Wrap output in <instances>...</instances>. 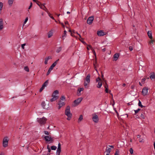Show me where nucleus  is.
<instances>
[{
    "mask_svg": "<svg viewBox=\"0 0 155 155\" xmlns=\"http://www.w3.org/2000/svg\"><path fill=\"white\" fill-rule=\"evenodd\" d=\"M34 2H36L38 5L40 7V8L43 10H48L49 8H47L46 5V4L45 3L43 4L41 3L40 2L38 1L37 0H33Z\"/></svg>",
    "mask_w": 155,
    "mask_h": 155,
    "instance_id": "obj_1",
    "label": "nucleus"
},
{
    "mask_svg": "<svg viewBox=\"0 0 155 155\" xmlns=\"http://www.w3.org/2000/svg\"><path fill=\"white\" fill-rule=\"evenodd\" d=\"M59 59H58V60H57L55 62H54L50 66L49 69H48V72L47 73V75H48L50 73L51 71L52 70L53 68L56 65L57 63V62L59 61Z\"/></svg>",
    "mask_w": 155,
    "mask_h": 155,
    "instance_id": "obj_2",
    "label": "nucleus"
},
{
    "mask_svg": "<svg viewBox=\"0 0 155 155\" xmlns=\"http://www.w3.org/2000/svg\"><path fill=\"white\" fill-rule=\"evenodd\" d=\"M70 109V106H68L65 110V114L68 117H71L72 116V114L71 113Z\"/></svg>",
    "mask_w": 155,
    "mask_h": 155,
    "instance_id": "obj_3",
    "label": "nucleus"
},
{
    "mask_svg": "<svg viewBox=\"0 0 155 155\" xmlns=\"http://www.w3.org/2000/svg\"><path fill=\"white\" fill-rule=\"evenodd\" d=\"M37 120L38 121L41 125L45 124L46 121V119L44 117L42 118H37Z\"/></svg>",
    "mask_w": 155,
    "mask_h": 155,
    "instance_id": "obj_4",
    "label": "nucleus"
},
{
    "mask_svg": "<svg viewBox=\"0 0 155 155\" xmlns=\"http://www.w3.org/2000/svg\"><path fill=\"white\" fill-rule=\"evenodd\" d=\"M90 75L89 74H88L85 78V81L84 83V85L85 87L89 83L90 81Z\"/></svg>",
    "mask_w": 155,
    "mask_h": 155,
    "instance_id": "obj_5",
    "label": "nucleus"
},
{
    "mask_svg": "<svg viewBox=\"0 0 155 155\" xmlns=\"http://www.w3.org/2000/svg\"><path fill=\"white\" fill-rule=\"evenodd\" d=\"M82 100L81 98H79L74 101L73 106L74 107L78 105Z\"/></svg>",
    "mask_w": 155,
    "mask_h": 155,
    "instance_id": "obj_6",
    "label": "nucleus"
},
{
    "mask_svg": "<svg viewBox=\"0 0 155 155\" xmlns=\"http://www.w3.org/2000/svg\"><path fill=\"white\" fill-rule=\"evenodd\" d=\"M8 140L7 137H5L3 140V146L4 147H5L8 146Z\"/></svg>",
    "mask_w": 155,
    "mask_h": 155,
    "instance_id": "obj_7",
    "label": "nucleus"
},
{
    "mask_svg": "<svg viewBox=\"0 0 155 155\" xmlns=\"http://www.w3.org/2000/svg\"><path fill=\"white\" fill-rule=\"evenodd\" d=\"M92 119L93 121L95 123H97L99 121L98 116L96 114H92Z\"/></svg>",
    "mask_w": 155,
    "mask_h": 155,
    "instance_id": "obj_8",
    "label": "nucleus"
},
{
    "mask_svg": "<svg viewBox=\"0 0 155 155\" xmlns=\"http://www.w3.org/2000/svg\"><path fill=\"white\" fill-rule=\"evenodd\" d=\"M101 80L100 78L98 77L96 79V82L98 83L97 87L98 88H100L102 86V84L101 82L100 81Z\"/></svg>",
    "mask_w": 155,
    "mask_h": 155,
    "instance_id": "obj_9",
    "label": "nucleus"
},
{
    "mask_svg": "<svg viewBox=\"0 0 155 155\" xmlns=\"http://www.w3.org/2000/svg\"><path fill=\"white\" fill-rule=\"evenodd\" d=\"M148 88L147 87H144L143 89L142 93L143 96L147 95L148 93Z\"/></svg>",
    "mask_w": 155,
    "mask_h": 155,
    "instance_id": "obj_10",
    "label": "nucleus"
},
{
    "mask_svg": "<svg viewBox=\"0 0 155 155\" xmlns=\"http://www.w3.org/2000/svg\"><path fill=\"white\" fill-rule=\"evenodd\" d=\"M61 151V148L60 143H59L58 144V147L56 151V155H59Z\"/></svg>",
    "mask_w": 155,
    "mask_h": 155,
    "instance_id": "obj_11",
    "label": "nucleus"
},
{
    "mask_svg": "<svg viewBox=\"0 0 155 155\" xmlns=\"http://www.w3.org/2000/svg\"><path fill=\"white\" fill-rule=\"evenodd\" d=\"M94 19V18L93 16H91L89 17L87 21V24L89 25L91 24L92 23Z\"/></svg>",
    "mask_w": 155,
    "mask_h": 155,
    "instance_id": "obj_12",
    "label": "nucleus"
},
{
    "mask_svg": "<svg viewBox=\"0 0 155 155\" xmlns=\"http://www.w3.org/2000/svg\"><path fill=\"white\" fill-rule=\"evenodd\" d=\"M97 35L99 36H103L106 34V33L102 30L98 31L97 32Z\"/></svg>",
    "mask_w": 155,
    "mask_h": 155,
    "instance_id": "obj_13",
    "label": "nucleus"
},
{
    "mask_svg": "<svg viewBox=\"0 0 155 155\" xmlns=\"http://www.w3.org/2000/svg\"><path fill=\"white\" fill-rule=\"evenodd\" d=\"M49 103L47 105L45 101H43L42 102L41 105L42 107L44 109H48L49 108Z\"/></svg>",
    "mask_w": 155,
    "mask_h": 155,
    "instance_id": "obj_14",
    "label": "nucleus"
},
{
    "mask_svg": "<svg viewBox=\"0 0 155 155\" xmlns=\"http://www.w3.org/2000/svg\"><path fill=\"white\" fill-rule=\"evenodd\" d=\"M4 28L3 20L2 19H0V31L2 30Z\"/></svg>",
    "mask_w": 155,
    "mask_h": 155,
    "instance_id": "obj_15",
    "label": "nucleus"
},
{
    "mask_svg": "<svg viewBox=\"0 0 155 155\" xmlns=\"http://www.w3.org/2000/svg\"><path fill=\"white\" fill-rule=\"evenodd\" d=\"M58 105H59L58 109H60L62 107L65 105V103L64 102H62L61 100H60L59 102Z\"/></svg>",
    "mask_w": 155,
    "mask_h": 155,
    "instance_id": "obj_16",
    "label": "nucleus"
},
{
    "mask_svg": "<svg viewBox=\"0 0 155 155\" xmlns=\"http://www.w3.org/2000/svg\"><path fill=\"white\" fill-rule=\"evenodd\" d=\"M59 92L58 91V90H55V91L52 94V97H58L57 95H58V94Z\"/></svg>",
    "mask_w": 155,
    "mask_h": 155,
    "instance_id": "obj_17",
    "label": "nucleus"
},
{
    "mask_svg": "<svg viewBox=\"0 0 155 155\" xmlns=\"http://www.w3.org/2000/svg\"><path fill=\"white\" fill-rule=\"evenodd\" d=\"M44 138L45 140L49 142L50 141H51L52 139V138L51 137H49V136H45Z\"/></svg>",
    "mask_w": 155,
    "mask_h": 155,
    "instance_id": "obj_18",
    "label": "nucleus"
},
{
    "mask_svg": "<svg viewBox=\"0 0 155 155\" xmlns=\"http://www.w3.org/2000/svg\"><path fill=\"white\" fill-rule=\"evenodd\" d=\"M152 33L151 31H149L147 32V34L149 38L152 39L153 38L152 35Z\"/></svg>",
    "mask_w": 155,
    "mask_h": 155,
    "instance_id": "obj_19",
    "label": "nucleus"
},
{
    "mask_svg": "<svg viewBox=\"0 0 155 155\" xmlns=\"http://www.w3.org/2000/svg\"><path fill=\"white\" fill-rule=\"evenodd\" d=\"M150 78L152 80L155 78V74L154 72H152L150 74Z\"/></svg>",
    "mask_w": 155,
    "mask_h": 155,
    "instance_id": "obj_20",
    "label": "nucleus"
},
{
    "mask_svg": "<svg viewBox=\"0 0 155 155\" xmlns=\"http://www.w3.org/2000/svg\"><path fill=\"white\" fill-rule=\"evenodd\" d=\"M53 35V33L52 32V30H51L50 31L48 34V38H50Z\"/></svg>",
    "mask_w": 155,
    "mask_h": 155,
    "instance_id": "obj_21",
    "label": "nucleus"
},
{
    "mask_svg": "<svg viewBox=\"0 0 155 155\" xmlns=\"http://www.w3.org/2000/svg\"><path fill=\"white\" fill-rule=\"evenodd\" d=\"M48 83V80H46L42 84V86L44 87H46Z\"/></svg>",
    "mask_w": 155,
    "mask_h": 155,
    "instance_id": "obj_22",
    "label": "nucleus"
},
{
    "mask_svg": "<svg viewBox=\"0 0 155 155\" xmlns=\"http://www.w3.org/2000/svg\"><path fill=\"white\" fill-rule=\"evenodd\" d=\"M111 150V148L107 147L106 148V153H110Z\"/></svg>",
    "mask_w": 155,
    "mask_h": 155,
    "instance_id": "obj_23",
    "label": "nucleus"
},
{
    "mask_svg": "<svg viewBox=\"0 0 155 155\" xmlns=\"http://www.w3.org/2000/svg\"><path fill=\"white\" fill-rule=\"evenodd\" d=\"M52 97L50 99V101L51 102H53L58 98V97Z\"/></svg>",
    "mask_w": 155,
    "mask_h": 155,
    "instance_id": "obj_24",
    "label": "nucleus"
},
{
    "mask_svg": "<svg viewBox=\"0 0 155 155\" xmlns=\"http://www.w3.org/2000/svg\"><path fill=\"white\" fill-rule=\"evenodd\" d=\"M62 50V48L61 47H59L56 50V52L57 53L60 52Z\"/></svg>",
    "mask_w": 155,
    "mask_h": 155,
    "instance_id": "obj_25",
    "label": "nucleus"
},
{
    "mask_svg": "<svg viewBox=\"0 0 155 155\" xmlns=\"http://www.w3.org/2000/svg\"><path fill=\"white\" fill-rule=\"evenodd\" d=\"M66 33H67L66 31L65 30L64 31V35H62V38L63 39V40L66 37Z\"/></svg>",
    "mask_w": 155,
    "mask_h": 155,
    "instance_id": "obj_26",
    "label": "nucleus"
},
{
    "mask_svg": "<svg viewBox=\"0 0 155 155\" xmlns=\"http://www.w3.org/2000/svg\"><path fill=\"white\" fill-rule=\"evenodd\" d=\"M14 0H8V4L9 5H12Z\"/></svg>",
    "mask_w": 155,
    "mask_h": 155,
    "instance_id": "obj_27",
    "label": "nucleus"
},
{
    "mask_svg": "<svg viewBox=\"0 0 155 155\" xmlns=\"http://www.w3.org/2000/svg\"><path fill=\"white\" fill-rule=\"evenodd\" d=\"M104 87L105 88V91L107 93L108 92V86L107 84H106L104 86Z\"/></svg>",
    "mask_w": 155,
    "mask_h": 155,
    "instance_id": "obj_28",
    "label": "nucleus"
},
{
    "mask_svg": "<svg viewBox=\"0 0 155 155\" xmlns=\"http://www.w3.org/2000/svg\"><path fill=\"white\" fill-rule=\"evenodd\" d=\"M140 116L141 117V118L143 119H144L145 118V114L144 113H141V114Z\"/></svg>",
    "mask_w": 155,
    "mask_h": 155,
    "instance_id": "obj_29",
    "label": "nucleus"
},
{
    "mask_svg": "<svg viewBox=\"0 0 155 155\" xmlns=\"http://www.w3.org/2000/svg\"><path fill=\"white\" fill-rule=\"evenodd\" d=\"M138 106H140V107H141L142 108H143V107H145V106H144L143 105H142V104H141V101H140V100H139V103H138Z\"/></svg>",
    "mask_w": 155,
    "mask_h": 155,
    "instance_id": "obj_30",
    "label": "nucleus"
},
{
    "mask_svg": "<svg viewBox=\"0 0 155 155\" xmlns=\"http://www.w3.org/2000/svg\"><path fill=\"white\" fill-rule=\"evenodd\" d=\"M24 69L25 71L27 72H28L29 71V68L27 66L25 67L24 68Z\"/></svg>",
    "mask_w": 155,
    "mask_h": 155,
    "instance_id": "obj_31",
    "label": "nucleus"
},
{
    "mask_svg": "<svg viewBox=\"0 0 155 155\" xmlns=\"http://www.w3.org/2000/svg\"><path fill=\"white\" fill-rule=\"evenodd\" d=\"M83 119V116L82 115H80L79 118L78 120V122L81 121Z\"/></svg>",
    "mask_w": 155,
    "mask_h": 155,
    "instance_id": "obj_32",
    "label": "nucleus"
},
{
    "mask_svg": "<svg viewBox=\"0 0 155 155\" xmlns=\"http://www.w3.org/2000/svg\"><path fill=\"white\" fill-rule=\"evenodd\" d=\"M84 90L83 88H80L78 90V92H79V93L80 94V92Z\"/></svg>",
    "mask_w": 155,
    "mask_h": 155,
    "instance_id": "obj_33",
    "label": "nucleus"
},
{
    "mask_svg": "<svg viewBox=\"0 0 155 155\" xmlns=\"http://www.w3.org/2000/svg\"><path fill=\"white\" fill-rule=\"evenodd\" d=\"M57 148V147L54 146H52L51 147V149L52 150H55Z\"/></svg>",
    "mask_w": 155,
    "mask_h": 155,
    "instance_id": "obj_34",
    "label": "nucleus"
},
{
    "mask_svg": "<svg viewBox=\"0 0 155 155\" xmlns=\"http://www.w3.org/2000/svg\"><path fill=\"white\" fill-rule=\"evenodd\" d=\"M146 80V77H144L141 80V83L143 84H144L145 83V81Z\"/></svg>",
    "mask_w": 155,
    "mask_h": 155,
    "instance_id": "obj_35",
    "label": "nucleus"
},
{
    "mask_svg": "<svg viewBox=\"0 0 155 155\" xmlns=\"http://www.w3.org/2000/svg\"><path fill=\"white\" fill-rule=\"evenodd\" d=\"M3 6V3L0 2V10H2Z\"/></svg>",
    "mask_w": 155,
    "mask_h": 155,
    "instance_id": "obj_36",
    "label": "nucleus"
},
{
    "mask_svg": "<svg viewBox=\"0 0 155 155\" xmlns=\"http://www.w3.org/2000/svg\"><path fill=\"white\" fill-rule=\"evenodd\" d=\"M28 17L26 18H25V21H24V24H23L24 25L28 21Z\"/></svg>",
    "mask_w": 155,
    "mask_h": 155,
    "instance_id": "obj_37",
    "label": "nucleus"
},
{
    "mask_svg": "<svg viewBox=\"0 0 155 155\" xmlns=\"http://www.w3.org/2000/svg\"><path fill=\"white\" fill-rule=\"evenodd\" d=\"M130 152L131 154L133 153V150L132 148H130Z\"/></svg>",
    "mask_w": 155,
    "mask_h": 155,
    "instance_id": "obj_38",
    "label": "nucleus"
},
{
    "mask_svg": "<svg viewBox=\"0 0 155 155\" xmlns=\"http://www.w3.org/2000/svg\"><path fill=\"white\" fill-rule=\"evenodd\" d=\"M65 97L64 96H62L61 98V100H62V101L65 100Z\"/></svg>",
    "mask_w": 155,
    "mask_h": 155,
    "instance_id": "obj_39",
    "label": "nucleus"
},
{
    "mask_svg": "<svg viewBox=\"0 0 155 155\" xmlns=\"http://www.w3.org/2000/svg\"><path fill=\"white\" fill-rule=\"evenodd\" d=\"M140 110V109L138 108L137 110H134V111L135 112V114H136Z\"/></svg>",
    "mask_w": 155,
    "mask_h": 155,
    "instance_id": "obj_40",
    "label": "nucleus"
},
{
    "mask_svg": "<svg viewBox=\"0 0 155 155\" xmlns=\"http://www.w3.org/2000/svg\"><path fill=\"white\" fill-rule=\"evenodd\" d=\"M48 60L46 58H45V64H46L48 63Z\"/></svg>",
    "mask_w": 155,
    "mask_h": 155,
    "instance_id": "obj_41",
    "label": "nucleus"
},
{
    "mask_svg": "<svg viewBox=\"0 0 155 155\" xmlns=\"http://www.w3.org/2000/svg\"><path fill=\"white\" fill-rule=\"evenodd\" d=\"M114 60L115 61H116V53L114 54Z\"/></svg>",
    "mask_w": 155,
    "mask_h": 155,
    "instance_id": "obj_42",
    "label": "nucleus"
},
{
    "mask_svg": "<svg viewBox=\"0 0 155 155\" xmlns=\"http://www.w3.org/2000/svg\"><path fill=\"white\" fill-rule=\"evenodd\" d=\"M47 12V13L48 14V15L49 16V17L51 18L52 19H54V18L53 16H51L50 14V13H48V12Z\"/></svg>",
    "mask_w": 155,
    "mask_h": 155,
    "instance_id": "obj_43",
    "label": "nucleus"
},
{
    "mask_svg": "<svg viewBox=\"0 0 155 155\" xmlns=\"http://www.w3.org/2000/svg\"><path fill=\"white\" fill-rule=\"evenodd\" d=\"M45 87H43L42 86L41 87V88L40 89L39 91L40 92H41L42 90L44 89Z\"/></svg>",
    "mask_w": 155,
    "mask_h": 155,
    "instance_id": "obj_44",
    "label": "nucleus"
},
{
    "mask_svg": "<svg viewBox=\"0 0 155 155\" xmlns=\"http://www.w3.org/2000/svg\"><path fill=\"white\" fill-rule=\"evenodd\" d=\"M44 132L45 134L46 135H49V133L48 131H44Z\"/></svg>",
    "mask_w": 155,
    "mask_h": 155,
    "instance_id": "obj_45",
    "label": "nucleus"
},
{
    "mask_svg": "<svg viewBox=\"0 0 155 155\" xmlns=\"http://www.w3.org/2000/svg\"><path fill=\"white\" fill-rule=\"evenodd\" d=\"M129 49L130 50V51H132L133 50V48L132 46H129Z\"/></svg>",
    "mask_w": 155,
    "mask_h": 155,
    "instance_id": "obj_46",
    "label": "nucleus"
},
{
    "mask_svg": "<svg viewBox=\"0 0 155 155\" xmlns=\"http://www.w3.org/2000/svg\"><path fill=\"white\" fill-rule=\"evenodd\" d=\"M89 48H91V49L92 48V47H91V45H89V46H88V47H87V49L88 50H89Z\"/></svg>",
    "mask_w": 155,
    "mask_h": 155,
    "instance_id": "obj_47",
    "label": "nucleus"
},
{
    "mask_svg": "<svg viewBox=\"0 0 155 155\" xmlns=\"http://www.w3.org/2000/svg\"><path fill=\"white\" fill-rule=\"evenodd\" d=\"M120 54L119 53H117V60L118 58L119 57Z\"/></svg>",
    "mask_w": 155,
    "mask_h": 155,
    "instance_id": "obj_48",
    "label": "nucleus"
},
{
    "mask_svg": "<svg viewBox=\"0 0 155 155\" xmlns=\"http://www.w3.org/2000/svg\"><path fill=\"white\" fill-rule=\"evenodd\" d=\"M154 40H151L150 41V44H151V43H153V42L154 41Z\"/></svg>",
    "mask_w": 155,
    "mask_h": 155,
    "instance_id": "obj_49",
    "label": "nucleus"
},
{
    "mask_svg": "<svg viewBox=\"0 0 155 155\" xmlns=\"http://www.w3.org/2000/svg\"><path fill=\"white\" fill-rule=\"evenodd\" d=\"M46 58H47V59H48V60L49 59H51V57L50 56H48V57H46Z\"/></svg>",
    "mask_w": 155,
    "mask_h": 155,
    "instance_id": "obj_50",
    "label": "nucleus"
},
{
    "mask_svg": "<svg viewBox=\"0 0 155 155\" xmlns=\"http://www.w3.org/2000/svg\"><path fill=\"white\" fill-rule=\"evenodd\" d=\"M32 3H31L30 6L28 7V9H30L31 8V7H32Z\"/></svg>",
    "mask_w": 155,
    "mask_h": 155,
    "instance_id": "obj_51",
    "label": "nucleus"
},
{
    "mask_svg": "<svg viewBox=\"0 0 155 155\" xmlns=\"http://www.w3.org/2000/svg\"><path fill=\"white\" fill-rule=\"evenodd\" d=\"M25 44H23L21 45V47L22 48H24V46L25 45Z\"/></svg>",
    "mask_w": 155,
    "mask_h": 155,
    "instance_id": "obj_52",
    "label": "nucleus"
},
{
    "mask_svg": "<svg viewBox=\"0 0 155 155\" xmlns=\"http://www.w3.org/2000/svg\"><path fill=\"white\" fill-rule=\"evenodd\" d=\"M117 117L119 119H120V117L119 115V114L117 112Z\"/></svg>",
    "mask_w": 155,
    "mask_h": 155,
    "instance_id": "obj_53",
    "label": "nucleus"
},
{
    "mask_svg": "<svg viewBox=\"0 0 155 155\" xmlns=\"http://www.w3.org/2000/svg\"><path fill=\"white\" fill-rule=\"evenodd\" d=\"M92 51H93V54H94L95 55H96V52H95V51L94 50H92Z\"/></svg>",
    "mask_w": 155,
    "mask_h": 155,
    "instance_id": "obj_54",
    "label": "nucleus"
},
{
    "mask_svg": "<svg viewBox=\"0 0 155 155\" xmlns=\"http://www.w3.org/2000/svg\"><path fill=\"white\" fill-rule=\"evenodd\" d=\"M108 147L111 148V149L114 148V146H112V145H110V146L109 145Z\"/></svg>",
    "mask_w": 155,
    "mask_h": 155,
    "instance_id": "obj_55",
    "label": "nucleus"
},
{
    "mask_svg": "<svg viewBox=\"0 0 155 155\" xmlns=\"http://www.w3.org/2000/svg\"><path fill=\"white\" fill-rule=\"evenodd\" d=\"M143 139H141V138H140L139 139V141L140 142H142V140Z\"/></svg>",
    "mask_w": 155,
    "mask_h": 155,
    "instance_id": "obj_56",
    "label": "nucleus"
},
{
    "mask_svg": "<svg viewBox=\"0 0 155 155\" xmlns=\"http://www.w3.org/2000/svg\"><path fill=\"white\" fill-rule=\"evenodd\" d=\"M71 117H68L67 118V120H70L71 119Z\"/></svg>",
    "mask_w": 155,
    "mask_h": 155,
    "instance_id": "obj_57",
    "label": "nucleus"
},
{
    "mask_svg": "<svg viewBox=\"0 0 155 155\" xmlns=\"http://www.w3.org/2000/svg\"><path fill=\"white\" fill-rule=\"evenodd\" d=\"M132 104L131 102H129L127 104L128 105H131Z\"/></svg>",
    "mask_w": 155,
    "mask_h": 155,
    "instance_id": "obj_58",
    "label": "nucleus"
},
{
    "mask_svg": "<svg viewBox=\"0 0 155 155\" xmlns=\"http://www.w3.org/2000/svg\"><path fill=\"white\" fill-rule=\"evenodd\" d=\"M48 152H51V150H50V148H48Z\"/></svg>",
    "mask_w": 155,
    "mask_h": 155,
    "instance_id": "obj_59",
    "label": "nucleus"
},
{
    "mask_svg": "<svg viewBox=\"0 0 155 155\" xmlns=\"http://www.w3.org/2000/svg\"><path fill=\"white\" fill-rule=\"evenodd\" d=\"M137 136V137L138 138H140L141 137V135H138Z\"/></svg>",
    "mask_w": 155,
    "mask_h": 155,
    "instance_id": "obj_60",
    "label": "nucleus"
},
{
    "mask_svg": "<svg viewBox=\"0 0 155 155\" xmlns=\"http://www.w3.org/2000/svg\"><path fill=\"white\" fill-rule=\"evenodd\" d=\"M153 146H154V150H155V141L154 143Z\"/></svg>",
    "mask_w": 155,
    "mask_h": 155,
    "instance_id": "obj_61",
    "label": "nucleus"
},
{
    "mask_svg": "<svg viewBox=\"0 0 155 155\" xmlns=\"http://www.w3.org/2000/svg\"><path fill=\"white\" fill-rule=\"evenodd\" d=\"M131 88H132V89H133L134 88V86L133 85H132L131 87Z\"/></svg>",
    "mask_w": 155,
    "mask_h": 155,
    "instance_id": "obj_62",
    "label": "nucleus"
},
{
    "mask_svg": "<svg viewBox=\"0 0 155 155\" xmlns=\"http://www.w3.org/2000/svg\"><path fill=\"white\" fill-rule=\"evenodd\" d=\"M0 155H4V153L3 152H1Z\"/></svg>",
    "mask_w": 155,
    "mask_h": 155,
    "instance_id": "obj_63",
    "label": "nucleus"
},
{
    "mask_svg": "<svg viewBox=\"0 0 155 155\" xmlns=\"http://www.w3.org/2000/svg\"><path fill=\"white\" fill-rule=\"evenodd\" d=\"M102 50L103 51H106V48H104L102 49Z\"/></svg>",
    "mask_w": 155,
    "mask_h": 155,
    "instance_id": "obj_64",
    "label": "nucleus"
}]
</instances>
